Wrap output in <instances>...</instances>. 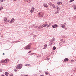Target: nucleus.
Here are the masks:
<instances>
[{
  "label": "nucleus",
  "mask_w": 76,
  "mask_h": 76,
  "mask_svg": "<svg viewBox=\"0 0 76 76\" xmlns=\"http://www.w3.org/2000/svg\"><path fill=\"white\" fill-rule=\"evenodd\" d=\"M9 62V59H6L5 60H2L0 62V63H7Z\"/></svg>",
  "instance_id": "obj_1"
},
{
  "label": "nucleus",
  "mask_w": 76,
  "mask_h": 76,
  "mask_svg": "<svg viewBox=\"0 0 76 76\" xmlns=\"http://www.w3.org/2000/svg\"><path fill=\"white\" fill-rule=\"evenodd\" d=\"M31 44H29L28 45L25 47V50H27L28 49H30L31 48Z\"/></svg>",
  "instance_id": "obj_2"
},
{
  "label": "nucleus",
  "mask_w": 76,
  "mask_h": 76,
  "mask_svg": "<svg viewBox=\"0 0 76 76\" xmlns=\"http://www.w3.org/2000/svg\"><path fill=\"white\" fill-rule=\"evenodd\" d=\"M38 15L39 18H42L44 16V13L42 12H39L38 13Z\"/></svg>",
  "instance_id": "obj_3"
},
{
  "label": "nucleus",
  "mask_w": 76,
  "mask_h": 76,
  "mask_svg": "<svg viewBox=\"0 0 76 76\" xmlns=\"http://www.w3.org/2000/svg\"><path fill=\"white\" fill-rule=\"evenodd\" d=\"M22 68V64H20L18 65L16 67V68L18 69H20Z\"/></svg>",
  "instance_id": "obj_4"
},
{
  "label": "nucleus",
  "mask_w": 76,
  "mask_h": 76,
  "mask_svg": "<svg viewBox=\"0 0 76 76\" xmlns=\"http://www.w3.org/2000/svg\"><path fill=\"white\" fill-rule=\"evenodd\" d=\"M52 28H58V25H57L56 24H55L52 26Z\"/></svg>",
  "instance_id": "obj_5"
},
{
  "label": "nucleus",
  "mask_w": 76,
  "mask_h": 76,
  "mask_svg": "<svg viewBox=\"0 0 76 76\" xmlns=\"http://www.w3.org/2000/svg\"><path fill=\"white\" fill-rule=\"evenodd\" d=\"M65 25H66V23H64V24H61V26L62 28H65Z\"/></svg>",
  "instance_id": "obj_6"
},
{
  "label": "nucleus",
  "mask_w": 76,
  "mask_h": 76,
  "mask_svg": "<svg viewBox=\"0 0 76 76\" xmlns=\"http://www.w3.org/2000/svg\"><path fill=\"white\" fill-rule=\"evenodd\" d=\"M25 2L27 3H31V0H24Z\"/></svg>",
  "instance_id": "obj_7"
},
{
  "label": "nucleus",
  "mask_w": 76,
  "mask_h": 76,
  "mask_svg": "<svg viewBox=\"0 0 76 76\" xmlns=\"http://www.w3.org/2000/svg\"><path fill=\"white\" fill-rule=\"evenodd\" d=\"M44 6L45 7H48V5L46 3H45L43 4Z\"/></svg>",
  "instance_id": "obj_8"
},
{
  "label": "nucleus",
  "mask_w": 76,
  "mask_h": 76,
  "mask_svg": "<svg viewBox=\"0 0 76 76\" xmlns=\"http://www.w3.org/2000/svg\"><path fill=\"white\" fill-rule=\"evenodd\" d=\"M54 39H55V38H54V37H53L52 39H51V40L50 41V42H53L54 41Z\"/></svg>",
  "instance_id": "obj_9"
},
{
  "label": "nucleus",
  "mask_w": 76,
  "mask_h": 76,
  "mask_svg": "<svg viewBox=\"0 0 76 76\" xmlns=\"http://www.w3.org/2000/svg\"><path fill=\"white\" fill-rule=\"evenodd\" d=\"M38 29H41V28H42V26H39V27H38Z\"/></svg>",
  "instance_id": "obj_10"
},
{
  "label": "nucleus",
  "mask_w": 76,
  "mask_h": 76,
  "mask_svg": "<svg viewBox=\"0 0 76 76\" xmlns=\"http://www.w3.org/2000/svg\"><path fill=\"white\" fill-rule=\"evenodd\" d=\"M5 74L6 76H8L9 75V73L8 72H6Z\"/></svg>",
  "instance_id": "obj_11"
},
{
  "label": "nucleus",
  "mask_w": 76,
  "mask_h": 76,
  "mask_svg": "<svg viewBox=\"0 0 76 76\" xmlns=\"http://www.w3.org/2000/svg\"><path fill=\"white\" fill-rule=\"evenodd\" d=\"M57 11L59 12L60 11V8L59 7H57Z\"/></svg>",
  "instance_id": "obj_12"
},
{
  "label": "nucleus",
  "mask_w": 76,
  "mask_h": 76,
  "mask_svg": "<svg viewBox=\"0 0 76 76\" xmlns=\"http://www.w3.org/2000/svg\"><path fill=\"white\" fill-rule=\"evenodd\" d=\"M45 25L46 26H47V25H48V23L46 21L45 22Z\"/></svg>",
  "instance_id": "obj_13"
},
{
  "label": "nucleus",
  "mask_w": 76,
  "mask_h": 76,
  "mask_svg": "<svg viewBox=\"0 0 76 76\" xmlns=\"http://www.w3.org/2000/svg\"><path fill=\"white\" fill-rule=\"evenodd\" d=\"M64 60L65 61H68L69 60V59L68 58H65Z\"/></svg>",
  "instance_id": "obj_14"
},
{
  "label": "nucleus",
  "mask_w": 76,
  "mask_h": 76,
  "mask_svg": "<svg viewBox=\"0 0 76 76\" xmlns=\"http://www.w3.org/2000/svg\"><path fill=\"white\" fill-rule=\"evenodd\" d=\"M10 22L11 23H13V22H14V21L13 20H12V19H11V21H10Z\"/></svg>",
  "instance_id": "obj_15"
},
{
  "label": "nucleus",
  "mask_w": 76,
  "mask_h": 76,
  "mask_svg": "<svg viewBox=\"0 0 76 76\" xmlns=\"http://www.w3.org/2000/svg\"><path fill=\"white\" fill-rule=\"evenodd\" d=\"M62 4V3L61 2H58L57 3V4H58V5H60V4Z\"/></svg>",
  "instance_id": "obj_16"
},
{
  "label": "nucleus",
  "mask_w": 76,
  "mask_h": 76,
  "mask_svg": "<svg viewBox=\"0 0 76 76\" xmlns=\"http://www.w3.org/2000/svg\"><path fill=\"white\" fill-rule=\"evenodd\" d=\"M30 12L31 13H33V12H34V10L32 9V8H31V10H30Z\"/></svg>",
  "instance_id": "obj_17"
},
{
  "label": "nucleus",
  "mask_w": 76,
  "mask_h": 76,
  "mask_svg": "<svg viewBox=\"0 0 76 76\" xmlns=\"http://www.w3.org/2000/svg\"><path fill=\"white\" fill-rule=\"evenodd\" d=\"M25 66H31V65L29 64H26L25 65Z\"/></svg>",
  "instance_id": "obj_18"
},
{
  "label": "nucleus",
  "mask_w": 76,
  "mask_h": 76,
  "mask_svg": "<svg viewBox=\"0 0 76 76\" xmlns=\"http://www.w3.org/2000/svg\"><path fill=\"white\" fill-rule=\"evenodd\" d=\"M53 50H55L56 49V47L55 46H54L53 47Z\"/></svg>",
  "instance_id": "obj_19"
},
{
  "label": "nucleus",
  "mask_w": 76,
  "mask_h": 76,
  "mask_svg": "<svg viewBox=\"0 0 76 76\" xmlns=\"http://www.w3.org/2000/svg\"><path fill=\"white\" fill-rule=\"evenodd\" d=\"M59 11H56V12H55V15H56V14H57V13H58V12Z\"/></svg>",
  "instance_id": "obj_20"
},
{
  "label": "nucleus",
  "mask_w": 76,
  "mask_h": 76,
  "mask_svg": "<svg viewBox=\"0 0 76 76\" xmlns=\"http://www.w3.org/2000/svg\"><path fill=\"white\" fill-rule=\"evenodd\" d=\"M4 21H6L7 20V18L4 17Z\"/></svg>",
  "instance_id": "obj_21"
},
{
  "label": "nucleus",
  "mask_w": 76,
  "mask_h": 76,
  "mask_svg": "<svg viewBox=\"0 0 76 76\" xmlns=\"http://www.w3.org/2000/svg\"><path fill=\"white\" fill-rule=\"evenodd\" d=\"M42 26L43 27H45L46 26L45 24H43Z\"/></svg>",
  "instance_id": "obj_22"
},
{
  "label": "nucleus",
  "mask_w": 76,
  "mask_h": 76,
  "mask_svg": "<svg viewBox=\"0 0 76 76\" xmlns=\"http://www.w3.org/2000/svg\"><path fill=\"white\" fill-rule=\"evenodd\" d=\"M72 7H76V5L75 4H73V5L72 6Z\"/></svg>",
  "instance_id": "obj_23"
},
{
  "label": "nucleus",
  "mask_w": 76,
  "mask_h": 76,
  "mask_svg": "<svg viewBox=\"0 0 76 76\" xmlns=\"http://www.w3.org/2000/svg\"><path fill=\"white\" fill-rule=\"evenodd\" d=\"M38 26H35L34 28H38Z\"/></svg>",
  "instance_id": "obj_24"
},
{
  "label": "nucleus",
  "mask_w": 76,
  "mask_h": 76,
  "mask_svg": "<svg viewBox=\"0 0 76 76\" xmlns=\"http://www.w3.org/2000/svg\"><path fill=\"white\" fill-rule=\"evenodd\" d=\"M59 45H60V46H61V43L60 42L59 44Z\"/></svg>",
  "instance_id": "obj_25"
},
{
  "label": "nucleus",
  "mask_w": 76,
  "mask_h": 76,
  "mask_svg": "<svg viewBox=\"0 0 76 76\" xmlns=\"http://www.w3.org/2000/svg\"><path fill=\"white\" fill-rule=\"evenodd\" d=\"M50 42H50V45H52V43H51Z\"/></svg>",
  "instance_id": "obj_26"
},
{
  "label": "nucleus",
  "mask_w": 76,
  "mask_h": 76,
  "mask_svg": "<svg viewBox=\"0 0 76 76\" xmlns=\"http://www.w3.org/2000/svg\"><path fill=\"white\" fill-rule=\"evenodd\" d=\"M60 41L61 42V41H63V39H61L60 40Z\"/></svg>",
  "instance_id": "obj_27"
},
{
  "label": "nucleus",
  "mask_w": 76,
  "mask_h": 76,
  "mask_svg": "<svg viewBox=\"0 0 76 76\" xmlns=\"http://www.w3.org/2000/svg\"><path fill=\"white\" fill-rule=\"evenodd\" d=\"M35 38V37H37V35H34L33 36Z\"/></svg>",
  "instance_id": "obj_28"
},
{
  "label": "nucleus",
  "mask_w": 76,
  "mask_h": 76,
  "mask_svg": "<svg viewBox=\"0 0 76 76\" xmlns=\"http://www.w3.org/2000/svg\"><path fill=\"white\" fill-rule=\"evenodd\" d=\"M48 73V72H45V75H47V74Z\"/></svg>",
  "instance_id": "obj_29"
},
{
  "label": "nucleus",
  "mask_w": 76,
  "mask_h": 76,
  "mask_svg": "<svg viewBox=\"0 0 76 76\" xmlns=\"http://www.w3.org/2000/svg\"><path fill=\"white\" fill-rule=\"evenodd\" d=\"M74 1V0H70V2H72V1Z\"/></svg>",
  "instance_id": "obj_30"
},
{
  "label": "nucleus",
  "mask_w": 76,
  "mask_h": 76,
  "mask_svg": "<svg viewBox=\"0 0 76 76\" xmlns=\"http://www.w3.org/2000/svg\"><path fill=\"white\" fill-rule=\"evenodd\" d=\"M47 45H44V47H47Z\"/></svg>",
  "instance_id": "obj_31"
},
{
  "label": "nucleus",
  "mask_w": 76,
  "mask_h": 76,
  "mask_svg": "<svg viewBox=\"0 0 76 76\" xmlns=\"http://www.w3.org/2000/svg\"><path fill=\"white\" fill-rule=\"evenodd\" d=\"M0 1L2 3L3 2V0H1Z\"/></svg>",
  "instance_id": "obj_32"
},
{
  "label": "nucleus",
  "mask_w": 76,
  "mask_h": 76,
  "mask_svg": "<svg viewBox=\"0 0 76 76\" xmlns=\"http://www.w3.org/2000/svg\"><path fill=\"white\" fill-rule=\"evenodd\" d=\"M0 8L1 9H2L3 8V7H1Z\"/></svg>",
  "instance_id": "obj_33"
},
{
  "label": "nucleus",
  "mask_w": 76,
  "mask_h": 76,
  "mask_svg": "<svg viewBox=\"0 0 76 76\" xmlns=\"http://www.w3.org/2000/svg\"><path fill=\"white\" fill-rule=\"evenodd\" d=\"M19 42V41H17L14 42Z\"/></svg>",
  "instance_id": "obj_34"
},
{
  "label": "nucleus",
  "mask_w": 76,
  "mask_h": 76,
  "mask_svg": "<svg viewBox=\"0 0 76 76\" xmlns=\"http://www.w3.org/2000/svg\"><path fill=\"white\" fill-rule=\"evenodd\" d=\"M74 10H76V7H74Z\"/></svg>",
  "instance_id": "obj_35"
},
{
  "label": "nucleus",
  "mask_w": 76,
  "mask_h": 76,
  "mask_svg": "<svg viewBox=\"0 0 76 76\" xmlns=\"http://www.w3.org/2000/svg\"><path fill=\"white\" fill-rule=\"evenodd\" d=\"M12 20H13L14 21H15V19H14V18H12Z\"/></svg>",
  "instance_id": "obj_36"
},
{
  "label": "nucleus",
  "mask_w": 76,
  "mask_h": 76,
  "mask_svg": "<svg viewBox=\"0 0 76 76\" xmlns=\"http://www.w3.org/2000/svg\"><path fill=\"white\" fill-rule=\"evenodd\" d=\"M31 51H30L28 52V53H31Z\"/></svg>",
  "instance_id": "obj_37"
},
{
  "label": "nucleus",
  "mask_w": 76,
  "mask_h": 76,
  "mask_svg": "<svg viewBox=\"0 0 76 76\" xmlns=\"http://www.w3.org/2000/svg\"><path fill=\"white\" fill-rule=\"evenodd\" d=\"M32 10H34V9H35V8L34 7H32Z\"/></svg>",
  "instance_id": "obj_38"
},
{
  "label": "nucleus",
  "mask_w": 76,
  "mask_h": 76,
  "mask_svg": "<svg viewBox=\"0 0 76 76\" xmlns=\"http://www.w3.org/2000/svg\"><path fill=\"white\" fill-rule=\"evenodd\" d=\"M48 27H50V26L49 25H48L47 26V28H48Z\"/></svg>",
  "instance_id": "obj_39"
},
{
  "label": "nucleus",
  "mask_w": 76,
  "mask_h": 76,
  "mask_svg": "<svg viewBox=\"0 0 76 76\" xmlns=\"http://www.w3.org/2000/svg\"><path fill=\"white\" fill-rule=\"evenodd\" d=\"M49 59H50V58H48L47 59V60H49Z\"/></svg>",
  "instance_id": "obj_40"
},
{
  "label": "nucleus",
  "mask_w": 76,
  "mask_h": 76,
  "mask_svg": "<svg viewBox=\"0 0 76 76\" xmlns=\"http://www.w3.org/2000/svg\"><path fill=\"white\" fill-rule=\"evenodd\" d=\"M10 76H13V74H10Z\"/></svg>",
  "instance_id": "obj_41"
},
{
  "label": "nucleus",
  "mask_w": 76,
  "mask_h": 76,
  "mask_svg": "<svg viewBox=\"0 0 76 76\" xmlns=\"http://www.w3.org/2000/svg\"><path fill=\"white\" fill-rule=\"evenodd\" d=\"M15 72H17V70L16 69H15L14 70Z\"/></svg>",
  "instance_id": "obj_42"
},
{
  "label": "nucleus",
  "mask_w": 76,
  "mask_h": 76,
  "mask_svg": "<svg viewBox=\"0 0 76 76\" xmlns=\"http://www.w3.org/2000/svg\"><path fill=\"white\" fill-rule=\"evenodd\" d=\"M35 26V24H33L32 25V26Z\"/></svg>",
  "instance_id": "obj_43"
},
{
  "label": "nucleus",
  "mask_w": 76,
  "mask_h": 76,
  "mask_svg": "<svg viewBox=\"0 0 76 76\" xmlns=\"http://www.w3.org/2000/svg\"><path fill=\"white\" fill-rule=\"evenodd\" d=\"M53 8H54V9H56V7L54 6L53 7Z\"/></svg>",
  "instance_id": "obj_44"
},
{
  "label": "nucleus",
  "mask_w": 76,
  "mask_h": 76,
  "mask_svg": "<svg viewBox=\"0 0 76 76\" xmlns=\"http://www.w3.org/2000/svg\"><path fill=\"white\" fill-rule=\"evenodd\" d=\"M43 49H46V48H45V47H44V48H43Z\"/></svg>",
  "instance_id": "obj_45"
},
{
  "label": "nucleus",
  "mask_w": 76,
  "mask_h": 76,
  "mask_svg": "<svg viewBox=\"0 0 76 76\" xmlns=\"http://www.w3.org/2000/svg\"><path fill=\"white\" fill-rule=\"evenodd\" d=\"M40 76H44V75H40Z\"/></svg>",
  "instance_id": "obj_46"
},
{
  "label": "nucleus",
  "mask_w": 76,
  "mask_h": 76,
  "mask_svg": "<svg viewBox=\"0 0 76 76\" xmlns=\"http://www.w3.org/2000/svg\"><path fill=\"white\" fill-rule=\"evenodd\" d=\"M65 29H66V30H67V28H65Z\"/></svg>",
  "instance_id": "obj_47"
},
{
  "label": "nucleus",
  "mask_w": 76,
  "mask_h": 76,
  "mask_svg": "<svg viewBox=\"0 0 76 76\" xmlns=\"http://www.w3.org/2000/svg\"><path fill=\"white\" fill-rule=\"evenodd\" d=\"M32 34H34V32H32Z\"/></svg>",
  "instance_id": "obj_48"
},
{
  "label": "nucleus",
  "mask_w": 76,
  "mask_h": 76,
  "mask_svg": "<svg viewBox=\"0 0 76 76\" xmlns=\"http://www.w3.org/2000/svg\"><path fill=\"white\" fill-rule=\"evenodd\" d=\"M1 72V69H0V72Z\"/></svg>",
  "instance_id": "obj_49"
},
{
  "label": "nucleus",
  "mask_w": 76,
  "mask_h": 76,
  "mask_svg": "<svg viewBox=\"0 0 76 76\" xmlns=\"http://www.w3.org/2000/svg\"><path fill=\"white\" fill-rule=\"evenodd\" d=\"M6 22H9V21H7Z\"/></svg>",
  "instance_id": "obj_50"
},
{
  "label": "nucleus",
  "mask_w": 76,
  "mask_h": 76,
  "mask_svg": "<svg viewBox=\"0 0 76 76\" xmlns=\"http://www.w3.org/2000/svg\"><path fill=\"white\" fill-rule=\"evenodd\" d=\"M1 76H4V75L3 74L1 75Z\"/></svg>",
  "instance_id": "obj_51"
},
{
  "label": "nucleus",
  "mask_w": 76,
  "mask_h": 76,
  "mask_svg": "<svg viewBox=\"0 0 76 76\" xmlns=\"http://www.w3.org/2000/svg\"><path fill=\"white\" fill-rule=\"evenodd\" d=\"M3 55H4V53H3Z\"/></svg>",
  "instance_id": "obj_52"
},
{
  "label": "nucleus",
  "mask_w": 76,
  "mask_h": 76,
  "mask_svg": "<svg viewBox=\"0 0 76 76\" xmlns=\"http://www.w3.org/2000/svg\"><path fill=\"white\" fill-rule=\"evenodd\" d=\"M25 76H28V75H26Z\"/></svg>",
  "instance_id": "obj_53"
},
{
  "label": "nucleus",
  "mask_w": 76,
  "mask_h": 76,
  "mask_svg": "<svg viewBox=\"0 0 76 76\" xmlns=\"http://www.w3.org/2000/svg\"><path fill=\"white\" fill-rule=\"evenodd\" d=\"M14 1H16V0H14Z\"/></svg>",
  "instance_id": "obj_54"
},
{
  "label": "nucleus",
  "mask_w": 76,
  "mask_h": 76,
  "mask_svg": "<svg viewBox=\"0 0 76 76\" xmlns=\"http://www.w3.org/2000/svg\"><path fill=\"white\" fill-rule=\"evenodd\" d=\"M1 10V9L0 8V10Z\"/></svg>",
  "instance_id": "obj_55"
},
{
  "label": "nucleus",
  "mask_w": 76,
  "mask_h": 76,
  "mask_svg": "<svg viewBox=\"0 0 76 76\" xmlns=\"http://www.w3.org/2000/svg\"><path fill=\"white\" fill-rule=\"evenodd\" d=\"M1 37L2 38L3 37V36H1Z\"/></svg>",
  "instance_id": "obj_56"
},
{
  "label": "nucleus",
  "mask_w": 76,
  "mask_h": 76,
  "mask_svg": "<svg viewBox=\"0 0 76 76\" xmlns=\"http://www.w3.org/2000/svg\"><path fill=\"white\" fill-rule=\"evenodd\" d=\"M32 54H34V53H33Z\"/></svg>",
  "instance_id": "obj_57"
},
{
  "label": "nucleus",
  "mask_w": 76,
  "mask_h": 76,
  "mask_svg": "<svg viewBox=\"0 0 76 76\" xmlns=\"http://www.w3.org/2000/svg\"><path fill=\"white\" fill-rule=\"evenodd\" d=\"M51 0V1H52V0Z\"/></svg>",
  "instance_id": "obj_58"
},
{
  "label": "nucleus",
  "mask_w": 76,
  "mask_h": 76,
  "mask_svg": "<svg viewBox=\"0 0 76 76\" xmlns=\"http://www.w3.org/2000/svg\"><path fill=\"white\" fill-rule=\"evenodd\" d=\"M49 57H50V56H49Z\"/></svg>",
  "instance_id": "obj_59"
}]
</instances>
